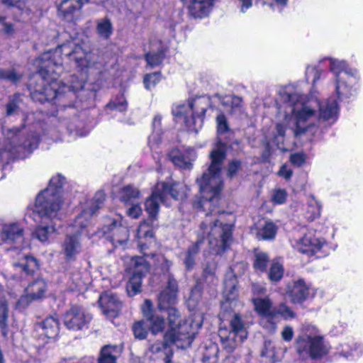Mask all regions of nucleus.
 <instances>
[{
  "label": "nucleus",
  "instance_id": "f257e3e1",
  "mask_svg": "<svg viewBox=\"0 0 363 363\" xmlns=\"http://www.w3.org/2000/svg\"><path fill=\"white\" fill-rule=\"evenodd\" d=\"M62 55L74 61L82 72L94 67L98 60L95 53L79 45L64 43L55 50L45 52L35 60L38 73L30 79L28 89L34 101L52 102L63 108L61 111H65L66 108L74 107L72 101L76 98V93L83 89L84 83L79 81L67 85L57 81L63 72Z\"/></svg>",
  "mask_w": 363,
  "mask_h": 363
},
{
  "label": "nucleus",
  "instance_id": "f03ea898",
  "mask_svg": "<svg viewBox=\"0 0 363 363\" xmlns=\"http://www.w3.org/2000/svg\"><path fill=\"white\" fill-rule=\"evenodd\" d=\"M225 152L223 147L212 150L210 155L211 163L203 175L196 179L202 199L194 202L197 208H210L205 220L200 224L196 231L197 240L190 246L184 253V264L188 270L195 264V258L200 245L207 240L209 247L216 255L224 252L230 246L232 242L233 225L223 223L215 216L220 213L218 205L223 182L221 177V167L225 158Z\"/></svg>",
  "mask_w": 363,
  "mask_h": 363
},
{
  "label": "nucleus",
  "instance_id": "7ed1b4c3",
  "mask_svg": "<svg viewBox=\"0 0 363 363\" xmlns=\"http://www.w3.org/2000/svg\"><path fill=\"white\" fill-rule=\"evenodd\" d=\"M188 186L184 183L172 181L157 182L151 196L145 201V210L150 216L148 221L142 222L137 230L136 237L138 240V247L143 254V257H133L128 264V270L132 274L127 285L126 291L130 296H133L141 291L142 279L149 271L150 263L162 272H168L172 263L162 254H148L145 252L149 246L143 242L142 238H153L152 225L154 220L159 212L160 203L169 206L167 198L170 196L174 200H183L187 196Z\"/></svg>",
  "mask_w": 363,
  "mask_h": 363
},
{
  "label": "nucleus",
  "instance_id": "20e7f679",
  "mask_svg": "<svg viewBox=\"0 0 363 363\" xmlns=\"http://www.w3.org/2000/svg\"><path fill=\"white\" fill-rule=\"evenodd\" d=\"M65 178L60 174L53 176L46 189L36 196L33 218L41 223L33 231L32 236L42 242H46L57 232L56 221L61 219V210L64 203L62 188Z\"/></svg>",
  "mask_w": 363,
  "mask_h": 363
},
{
  "label": "nucleus",
  "instance_id": "39448f33",
  "mask_svg": "<svg viewBox=\"0 0 363 363\" xmlns=\"http://www.w3.org/2000/svg\"><path fill=\"white\" fill-rule=\"evenodd\" d=\"M105 193L98 191L91 200L86 202V206L67 228L65 238L62 244V252L66 260H74L82 252V238H91V218L101 208L105 200Z\"/></svg>",
  "mask_w": 363,
  "mask_h": 363
},
{
  "label": "nucleus",
  "instance_id": "423d86ee",
  "mask_svg": "<svg viewBox=\"0 0 363 363\" xmlns=\"http://www.w3.org/2000/svg\"><path fill=\"white\" fill-rule=\"evenodd\" d=\"M278 113H337L339 106L334 98L320 101L311 93V97L296 90L294 85L289 84L279 90Z\"/></svg>",
  "mask_w": 363,
  "mask_h": 363
},
{
  "label": "nucleus",
  "instance_id": "0eeeda50",
  "mask_svg": "<svg viewBox=\"0 0 363 363\" xmlns=\"http://www.w3.org/2000/svg\"><path fill=\"white\" fill-rule=\"evenodd\" d=\"M203 324V317L201 315L196 316L190 322L186 320L183 325L178 327L169 326L168 330L164 336V342H157L152 344L150 350L152 353H158L165 350L167 355L168 353V347L171 344H174L177 347L186 349L191 346L199 330Z\"/></svg>",
  "mask_w": 363,
  "mask_h": 363
},
{
  "label": "nucleus",
  "instance_id": "6e6552de",
  "mask_svg": "<svg viewBox=\"0 0 363 363\" xmlns=\"http://www.w3.org/2000/svg\"><path fill=\"white\" fill-rule=\"evenodd\" d=\"M189 107H191L193 113H206L208 111L233 113L242 111V99L237 96H221L218 94L211 97L203 95L191 99Z\"/></svg>",
  "mask_w": 363,
  "mask_h": 363
},
{
  "label": "nucleus",
  "instance_id": "1a4fd4ad",
  "mask_svg": "<svg viewBox=\"0 0 363 363\" xmlns=\"http://www.w3.org/2000/svg\"><path fill=\"white\" fill-rule=\"evenodd\" d=\"M296 344L297 352L303 360L320 359L328 352L323 337L317 328L312 325H303Z\"/></svg>",
  "mask_w": 363,
  "mask_h": 363
},
{
  "label": "nucleus",
  "instance_id": "9d476101",
  "mask_svg": "<svg viewBox=\"0 0 363 363\" xmlns=\"http://www.w3.org/2000/svg\"><path fill=\"white\" fill-rule=\"evenodd\" d=\"M220 345L228 353H232L247 337V331L238 314H235L229 327L220 324L218 330Z\"/></svg>",
  "mask_w": 363,
  "mask_h": 363
},
{
  "label": "nucleus",
  "instance_id": "9b49d317",
  "mask_svg": "<svg viewBox=\"0 0 363 363\" xmlns=\"http://www.w3.org/2000/svg\"><path fill=\"white\" fill-rule=\"evenodd\" d=\"M292 247L308 256L325 257L331 250L330 244L313 230H308L298 239L291 240Z\"/></svg>",
  "mask_w": 363,
  "mask_h": 363
},
{
  "label": "nucleus",
  "instance_id": "f8f14e48",
  "mask_svg": "<svg viewBox=\"0 0 363 363\" xmlns=\"http://www.w3.org/2000/svg\"><path fill=\"white\" fill-rule=\"evenodd\" d=\"M314 115H284V123L292 122L295 124L296 128L294 133L296 135L305 134L307 135H314L318 129L327 128L337 121V115H317L318 125L308 124L311 117Z\"/></svg>",
  "mask_w": 363,
  "mask_h": 363
},
{
  "label": "nucleus",
  "instance_id": "ddd939ff",
  "mask_svg": "<svg viewBox=\"0 0 363 363\" xmlns=\"http://www.w3.org/2000/svg\"><path fill=\"white\" fill-rule=\"evenodd\" d=\"M97 121L94 115H71L60 121V128H65L73 137H84L89 133Z\"/></svg>",
  "mask_w": 363,
  "mask_h": 363
},
{
  "label": "nucleus",
  "instance_id": "4468645a",
  "mask_svg": "<svg viewBox=\"0 0 363 363\" xmlns=\"http://www.w3.org/2000/svg\"><path fill=\"white\" fill-rule=\"evenodd\" d=\"M13 135L10 139V147H7L9 152L20 154L21 152L31 153L38 147L40 135L35 130L29 131L23 129L19 130L17 128L13 129Z\"/></svg>",
  "mask_w": 363,
  "mask_h": 363
},
{
  "label": "nucleus",
  "instance_id": "2eb2a0df",
  "mask_svg": "<svg viewBox=\"0 0 363 363\" xmlns=\"http://www.w3.org/2000/svg\"><path fill=\"white\" fill-rule=\"evenodd\" d=\"M97 233L104 235L115 247L123 246L128 240L129 230L121 217L108 219Z\"/></svg>",
  "mask_w": 363,
  "mask_h": 363
},
{
  "label": "nucleus",
  "instance_id": "dca6fc26",
  "mask_svg": "<svg viewBox=\"0 0 363 363\" xmlns=\"http://www.w3.org/2000/svg\"><path fill=\"white\" fill-rule=\"evenodd\" d=\"M92 317L86 310L78 306H73L63 315V323L70 330L78 331L86 328Z\"/></svg>",
  "mask_w": 363,
  "mask_h": 363
},
{
  "label": "nucleus",
  "instance_id": "f3484780",
  "mask_svg": "<svg viewBox=\"0 0 363 363\" xmlns=\"http://www.w3.org/2000/svg\"><path fill=\"white\" fill-rule=\"evenodd\" d=\"M24 229L18 221L6 222L0 219V245L21 244L24 240Z\"/></svg>",
  "mask_w": 363,
  "mask_h": 363
},
{
  "label": "nucleus",
  "instance_id": "a211bd4d",
  "mask_svg": "<svg viewBox=\"0 0 363 363\" xmlns=\"http://www.w3.org/2000/svg\"><path fill=\"white\" fill-rule=\"evenodd\" d=\"M177 294L162 291L158 297V308L161 311H167L169 326L178 327L181 319L178 311L173 307L175 303Z\"/></svg>",
  "mask_w": 363,
  "mask_h": 363
},
{
  "label": "nucleus",
  "instance_id": "6ab92c4d",
  "mask_svg": "<svg viewBox=\"0 0 363 363\" xmlns=\"http://www.w3.org/2000/svg\"><path fill=\"white\" fill-rule=\"evenodd\" d=\"M288 296L294 303H301L306 299L313 297L315 289L307 284L303 279L294 281L292 285L288 286L286 291Z\"/></svg>",
  "mask_w": 363,
  "mask_h": 363
},
{
  "label": "nucleus",
  "instance_id": "aec40b11",
  "mask_svg": "<svg viewBox=\"0 0 363 363\" xmlns=\"http://www.w3.org/2000/svg\"><path fill=\"white\" fill-rule=\"evenodd\" d=\"M169 157L174 164L180 169H190L192 162L196 158V153L192 147H182L174 148L169 153Z\"/></svg>",
  "mask_w": 363,
  "mask_h": 363
},
{
  "label": "nucleus",
  "instance_id": "412c9836",
  "mask_svg": "<svg viewBox=\"0 0 363 363\" xmlns=\"http://www.w3.org/2000/svg\"><path fill=\"white\" fill-rule=\"evenodd\" d=\"M99 303L103 313L108 318L116 317L121 308V302L111 291L103 293L99 297Z\"/></svg>",
  "mask_w": 363,
  "mask_h": 363
},
{
  "label": "nucleus",
  "instance_id": "4be33fe9",
  "mask_svg": "<svg viewBox=\"0 0 363 363\" xmlns=\"http://www.w3.org/2000/svg\"><path fill=\"white\" fill-rule=\"evenodd\" d=\"M216 0H189L188 11L194 18H203L213 10Z\"/></svg>",
  "mask_w": 363,
  "mask_h": 363
},
{
  "label": "nucleus",
  "instance_id": "5701e85b",
  "mask_svg": "<svg viewBox=\"0 0 363 363\" xmlns=\"http://www.w3.org/2000/svg\"><path fill=\"white\" fill-rule=\"evenodd\" d=\"M19 247L23 248V247H16L14 249L17 250ZM17 260L13 261V267L19 271H22L26 274H31L38 268V263L37 259L30 255L22 253L21 250L17 252Z\"/></svg>",
  "mask_w": 363,
  "mask_h": 363
},
{
  "label": "nucleus",
  "instance_id": "b1692460",
  "mask_svg": "<svg viewBox=\"0 0 363 363\" xmlns=\"http://www.w3.org/2000/svg\"><path fill=\"white\" fill-rule=\"evenodd\" d=\"M286 126L283 123H277L275 128V133L273 138L268 143L269 146H276L277 149L282 152L289 151L291 147V144L289 139L286 138Z\"/></svg>",
  "mask_w": 363,
  "mask_h": 363
},
{
  "label": "nucleus",
  "instance_id": "393cba45",
  "mask_svg": "<svg viewBox=\"0 0 363 363\" xmlns=\"http://www.w3.org/2000/svg\"><path fill=\"white\" fill-rule=\"evenodd\" d=\"M252 303L255 311L262 318L272 319L275 318V313L272 306V301L268 296L254 297Z\"/></svg>",
  "mask_w": 363,
  "mask_h": 363
},
{
  "label": "nucleus",
  "instance_id": "a878e982",
  "mask_svg": "<svg viewBox=\"0 0 363 363\" xmlns=\"http://www.w3.org/2000/svg\"><path fill=\"white\" fill-rule=\"evenodd\" d=\"M204 115H175V121H182L189 132L197 133L202 128Z\"/></svg>",
  "mask_w": 363,
  "mask_h": 363
},
{
  "label": "nucleus",
  "instance_id": "bb28decb",
  "mask_svg": "<svg viewBox=\"0 0 363 363\" xmlns=\"http://www.w3.org/2000/svg\"><path fill=\"white\" fill-rule=\"evenodd\" d=\"M223 297L225 298V301L222 303L223 308H227V303L229 304L230 308L235 306V301L238 298V289L235 286V279L225 281Z\"/></svg>",
  "mask_w": 363,
  "mask_h": 363
},
{
  "label": "nucleus",
  "instance_id": "cd10ccee",
  "mask_svg": "<svg viewBox=\"0 0 363 363\" xmlns=\"http://www.w3.org/2000/svg\"><path fill=\"white\" fill-rule=\"evenodd\" d=\"M5 294L4 287L0 285V328L1 334L4 337L7 336L9 332L7 324L9 311Z\"/></svg>",
  "mask_w": 363,
  "mask_h": 363
},
{
  "label": "nucleus",
  "instance_id": "c85d7f7f",
  "mask_svg": "<svg viewBox=\"0 0 363 363\" xmlns=\"http://www.w3.org/2000/svg\"><path fill=\"white\" fill-rule=\"evenodd\" d=\"M47 291V284L44 279H38L30 283L26 289V292L34 300H40L45 296Z\"/></svg>",
  "mask_w": 363,
  "mask_h": 363
},
{
  "label": "nucleus",
  "instance_id": "c756f323",
  "mask_svg": "<svg viewBox=\"0 0 363 363\" xmlns=\"http://www.w3.org/2000/svg\"><path fill=\"white\" fill-rule=\"evenodd\" d=\"M363 351L361 344L351 340L341 345L340 355L346 359H353L359 357Z\"/></svg>",
  "mask_w": 363,
  "mask_h": 363
},
{
  "label": "nucleus",
  "instance_id": "7c9ffc66",
  "mask_svg": "<svg viewBox=\"0 0 363 363\" xmlns=\"http://www.w3.org/2000/svg\"><path fill=\"white\" fill-rule=\"evenodd\" d=\"M322 205L313 196L308 198L305 217L308 220L313 221L321 214Z\"/></svg>",
  "mask_w": 363,
  "mask_h": 363
},
{
  "label": "nucleus",
  "instance_id": "2f4dec72",
  "mask_svg": "<svg viewBox=\"0 0 363 363\" xmlns=\"http://www.w3.org/2000/svg\"><path fill=\"white\" fill-rule=\"evenodd\" d=\"M278 227L272 221H265L264 225H261L257 232L258 240H272L275 238L277 233Z\"/></svg>",
  "mask_w": 363,
  "mask_h": 363
},
{
  "label": "nucleus",
  "instance_id": "473e14b6",
  "mask_svg": "<svg viewBox=\"0 0 363 363\" xmlns=\"http://www.w3.org/2000/svg\"><path fill=\"white\" fill-rule=\"evenodd\" d=\"M40 327L43 330L44 335L48 338H54L59 333V321L55 316L46 318L40 323Z\"/></svg>",
  "mask_w": 363,
  "mask_h": 363
},
{
  "label": "nucleus",
  "instance_id": "72a5a7b5",
  "mask_svg": "<svg viewBox=\"0 0 363 363\" xmlns=\"http://www.w3.org/2000/svg\"><path fill=\"white\" fill-rule=\"evenodd\" d=\"M82 0H62L58 6V11L67 18L82 7Z\"/></svg>",
  "mask_w": 363,
  "mask_h": 363
},
{
  "label": "nucleus",
  "instance_id": "f704fd0d",
  "mask_svg": "<svg viewBox=\"0 0 363 363\" xmlns=\"http://www.w3.org/2000/svg\"><path fill=\"white\" fill-rule=\"evenodd\" d=\"M330 71L336 76V79L342 77L352 76L353 74L347 69V65L344 61H338L329 58Z\"/></svg>",
  "mask_w": 363,
  "mask_h": 363
},
{
  "label": "nucleus",
  "instance_id": "c9c22d12",
  "mask_svg": "<svg viewBox=\"0 0 363 363\" xmlns=\"http://www.w3.org/2000/svg\"><path fill=\"white\" fill-rule=\"evenodd\" d=\"M140 198V192L138 189L131 185L123 187L120 192V199L125 205L138 201Z\"/></svg>",
  "mask_w": 363,
  "mask_h": 363
},
{
  "label": "nucleus",
  "instance_id": "e433bc0d",
  "mask_svg": "<svg viewBox=\"0 0 363 363\" xmlns=\"http://www.w3.org/2000/svg\"><path fill=\"white\" fill-rule=\"evenodd\" d=\"M160 122L161 116L156 115L152 121L153 132L148 138V143L151 149L155 148L161 142Z\"/></svg>",
  "mask_w": 363,
  "mask_h": 363
},
{
  "label": "nucleus",
  "instance_id": "4c0bfd02",
  "mask_svg": "<svg viewBox=\"0 0 363 363\" xmlns=\"http://www.w3.org/2000/svg\"><path fill=\"white\" fill-rule=\"evenodd\" d=\"M97 34L104 39H108L113 33V26L108 18L100 19L96 25Z\"/></svg>",
  "mask_w": 363,
  "mask_h": 363
},
{
  "label": "nucleus",
  "instance_id": "58836bf2",
  "mask_svg": "<svg viewBox=\"0 0 363 363\" xmlns=\"http://www.w3.org/2000/svg\"><path fill=\"white\" fill-rule=\"evenodd\" d=\"M106 106L108 111L114 112H125L128 110V104L123 95L116 96Z\"/></svg>",
  "mask_w": 363,
  "mask_h": 363
},
{
  "label": "nucleus",
  "instance_id": "ea45409f",
  "mask_svg": "<svg viewBox=\"0 0 363 363\" xmlns=\"http://www.w3.org/2000/svg\"><path fill=\"white\" fill-rule=\"evenodd\" d=\"M347 77L336 79V92L339 98H349L352 95V86L347 85L345 80Z\"/></svg>",
  "mask_w": 363,
  "mask_h": 363
},
{
  "label": "nucleus",
  "instance_id": "a19ab883",
  "mask_svg": "<svg viewBox=\"0 0 363 363\" xmlns=\"http://www.w3.org/2000/svg\"><path fill=\"white\" fill-rule=\"evenodd\" d=\"M24 106L23 97L20 94H14L6 105V113L23 111Z\"/></svg>",
  "mask_w": 363,
  "mask_h": 363
},
{
  "label": "nucleus",
  "instance_id": "79ce46f5",
  "mask_svg": "<svg viewBox=\"0 0 363 363\" xmlns=\"http://www.w3.org/2000/svg\"><path fill=\"white\" fill-rule=\"evenodd\" d=\"M116 347L110 345L104 346L101 349L99 363H116Z\"/></svg>",
  "mask_w": 363,
  "mask_h": 363
},
{
  "label": "nucleus",
  "instance_id": "37998d69",
  "mask_svg": "<svg viewBox=\"0 0 363 363\" xmlns=\"http://www.w3.org/2000/svg\"><path fill=\"white\" fill-rule=\"evenodd\" d=\"M284 274V267L279 262L274 260L269 272V278L272 281H279Z\"/></svg>",
  "mask_w": 363,
  "mask_h": 363
},
{
  "label": "nucleus",
  "instance_id": "c03bdc74",
  "mask_svg": "<svg viewBox=\"0 0 363 363\" xmlns=\"http://www.w3.org/2000/svg\"><path fill=\"white\" fill-rule=\"evenodd\" d=\"M150 323V330L152 334L156 335L163 331L165 327V321L163 317L155 315L148 319Z\"/></svg>",
  "mask_w": 363,
  "mask_h": 363
},
{
  "label": "nucleus",
  "instance_id": "a18cd8bd",
  "mask_svg": "<svg viewBox=\"0 0 363 363\" xmlns=\"http://www.w3.org/2000/svg\"><path fill=\"white\" fill-rule=\"evenodd\" d=\"M269 262V257L264 252H257L255 255L254 268L259 272H265Z\"/></svg>",
  "mask_w": 363,
  "mask_h": 363
},
{
  "label": "nucleus",
  "instance_id": "49530a36",
  "mask_svg": "<svg viewBox=\"0 0 363 363\" xmlns=\"http://www.w3.org/2000/svg\"><path fill=\"white\" fill-rule=\"evenodd\" d=\"M22 74L17 72L13 68L0 69V79L16 83L21 79Z\"/></svg>",
  "mask_w": 363,
  "mask_h": 363
},
{
  "label": "nucleus",
  "instance_id": "de8ad7c7",
  "mask_svg": "<svg viewBox=\"0 0 363 363\" xmlns=\"http://www.w3.org/2000/svg\"><path fill=\"white\" fill-rule=\"evenodd\" d=\"M164 54L163 51H158L157 52H148L145 54V58L147 64L152 67H156L160 65L164 59Z\"/></svg>",
  "mask_w": 363,
  "mask_h": 363
},
{
  "label": "nucleus",
  "instance_id": "09e8293b",
  "mask_svg": "<svg viewBox=\"0 0 363 363\" xmlns=\"http://www.w3.org/2000/svg\"><path fill=\"white\" fill-rule=\"evenodd\" d=\"M287 196L288 194L285 189L277 188L272 191L271 200L275 205H281L286 202Z\"/></svg>",
  "mask_w": 363,
  "mask_h": 363
},
{
  "label": "nucleus",
  "instance_id": "8fccbe9b",
  "mask_svg": "<svg viewBox=\"0 0 363 363\" xmlns=\"http://www.w3.org/2000/svg\"><path fill=\"white\" fill-rule=\"evenodd\" d=\"M275 317L277 315H280L284 319H292L295 317V313L291 309L290 307L285 303H281L277 307L274 308Z\"/></svg>",
  "mask_w": 363,
  "mask_h": 363
},
{
  "label": "nucleus",
  "instance_id": "3c124183",
  "mask_svg": "<svg viewBox=\"0 0 363 363\" xmlns=\"http://www.w3.org/2000/svg\"><path fill=\"white\" fill-rule=\"evenodd\" d=\"M133 331L135 337L140 340L146 338L147 335V329L143 320L135 323L133 326Z\"/></svg>",
  "mask_w": 363,
  "mask_h": 363
},
{
  "label": "nucleus",
  "instance_id": "603ef678",
  "mask_svg": "<svg viewBox=\"0 0 363 363\" xmlns=\"http://www.w3.org/2000/svg\"><path fill=\"white\" fill-rule=\"evenodd\" d=\"M306 79L307 81L312 78V84L314 86L316 82L320 79L321 71L316 66L308 65L306 69Z\"/></svg>",
  "mask_w": 363,
  "mask_h": 363
},
{
  "label": "nucleus",
  "instance_id": "864d4df0",
  "mask_svg": "<svg viewBox=\"0 0 363 363\" xmlns=\"http://www.w3.org/2000/svg\"><path fill=\"white\" fill-rule=\"evenodd\" d=\"M217 133L220 136L230 131V128L225 115H218L216 117Z\"/></svg>",
  "mask_w": 363,
  "mask_h": 363
},
{
  "label": "nucleus",
  "instance_id": "5fc2aeb1",
  "mask_svg": "<svg viewBox=\"0 0 363 363\" xmlns=\"http://www.w3.org/2000/svg\"><path fill=\"white\" fill-rule=\"evenodd\" d=\"M201 297V289L199 286H196L194 289H192L191 291L190 296L187 301V304L189 308H191L193 310L196 308V304L199 301V298Z\"/></svg>",
  "mask_w": 363,
  "mask_h": 363
},
{
  "label": "nucleus",
  "instance_id": "6e6d98bb",
  "mask_svg": "<svg viewBox=\"0 0 363 363\" xmlns=\"http://www.w3.org/2000/svg\"><path fill=\"white\" fill-rule=\"evenodd\" d=\"M160 79V73L154 72L146 74L144 77V84L146 89H150L155 86Z\"/></svg>",
  "mask_w": 363,
  "mask_h": 363
},
{
  "label": "nucleus",
  "instance_id": "4d7b16f0",
  "mask_svg": "<svg viewBox=\"0 0 363 363\" xmlns=\"http://www.w3.org/2000/svg\"><path fill=\"white\" fill-rule=\"evenodd\" d=\"M307 160V155L303 152H296L290 156V161L294 166L301 167L305 164Z\"/></svg>",
  "mask_w": 363,
  "mask_h": 363
},
{
  "label": "nucleus",
  "instance_id": "13d9d810",
  "mask_svg": "<svg viewBox=\"0 0 363 363\" xmlns=\"http://www.w3.org/2000/svg\"><path fill=\"white\" fill-rule=\"evenodd\" d=\"M191 105V99L186 101L179 102L174 105L172 108V113H187L191 111V107H189Z\"/></svg>",
  "mask_w": 363,
  "mask_h": 363
},
{
  "label": "nucleus",
  "instance_id": "bf43d9fd",
  "mask_svg": "<svg viewBox=\"0 0 363 363\" xmlns=\"http://www.w3.org/2000/svg\"><path fill=\"white\" fill-rule=\"evenodd\" d=\"M130 207L127 210V214L132 218H138L142 213V208L139 204L138 201H136L132 203H128Z\"/></svg>",
  "mask_w": 363,
  "mask_h": 363
},
{
  "label": "nucleus",
  "instance_id": "052dcab7",
  "mask_svg": "<svg viewBox=\"0 0 363 363\" xmlns=\"http://www.w3.org/2000/svg\"><path fill=\"white\" fill-rule=\"evenodd\" d=\"M177 281L176 279L173 277L172 275L169 274L167 277V285L166 289L164 291H167L169 293L175 294L177 293Z\"/></svg>",
  "mask_w": 363,
  "mask_h": 363
},
{
  "label": "nucleus",
  "instance_id": "680f3d73",
  "mask_svg": "<svg viewBox=\"0 0 363 363\" xmlns=\"http://www.w3.org/2000/svg\"><path fill=\"white\" fill-rule=\"evenodd\" d=\"M240 166L241 162L239 160H233L230 162L228 167V176L230 178L234 177L240 169Z\"/></svg>",
  "mask_w": 363,
  "mask_h": 363
},
{
  "label": "nucleus",
  "instance_id": "e2e57ef3",
  "mask_svg": "<svg viewBox=\"0 0 363 363\" xmlns=\"http://www.w3.org/2000/svg\"><path fill=\"white\" fill-rule=\"evenodd\" d=\"M203 276L206 279V282L211 283L213 285H216L217 284L218 279L215 276L214 273V269L213 268H206L203 270Z\"/></svg>",
  "mask_w": 363,
  "mask_h": 363
},
{
  "label": "nucleus",
  "instance_id": "0e129e2a",
  "mask_svg": "<svg viewBox=\"0 0 363 363\" xmlns=\"http://www.w3.org/2000/svg\"><path fill=\"white\" fill-rule=\"evenodd\" d=\"M152 304L151 301L147 299L145 301L143 305L142 306V311L143 315L148 320L155 314L152 313Z\"/></svg>",
  "mask_w": 363,
  "mask_h": 363
},
{
  "label": "nucleus",
  "instance_id": "69168bd1",
  "mask_svg": "<svg viewBox=\"0 0 363 363\" xmlns=\"http://www.w3.org/2000/svg\"><path fill=\"white\" fill-rule=\"evenodd\" d=\"M35 300L33 299V297L28 294L26 292V294L22 296L17 302V307L19 308H25L27 307L32 301Z\"/></svg>",
  "mask_w": 363,
  "mask_h": 363
},
{
  "label": "nucleus",
  "instance_id": "338daca9",
  "mask_svg": "<svg viewBox=\"0 0 363 363\" xmlns=\"http://www.w3.org/2000/svg\"><path fill=\"white\" fill-rule=\"evenodd\" d=\"M1 3L7 7H16L23 10L25 0H1Z\"/></svg>",
  "mask_w": 363,
  "mask_h": 363
},
{
  "label": "nucleus",
  "instance_id": "774afa93",
  "mask_svg": "<svg viewBox=\"0 0 363 363\" xmlns=\"http://www.w3.org/2000/svg\"><path fill=\"white\" fill-rule=\"evenodd\" d=\"M292 170L286 164H283L279 171L278 175L284 178L285 179H289L292 176Z\"/></svg>",
  "mask_w": 363,
  "mask_h": 363
}]
</instances>
